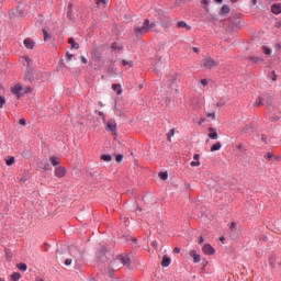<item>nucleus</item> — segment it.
<instances>
[{
	"instance_id": "obj_1",
	"label": "nucleus",
	"mask_w": 281,
	"mask_h": 281,
	"mask_svg": "<svg viewBox=\"0 0 281 281\" xmlns=\"http://www.w3.org/2000/svg\"><path fill=\"white\" fill-rule=\"evenodd\" d=\"M113 265V254L111 250L106 249V246H101L99 250H97V267L100 271H106V269H111Z\"/></svg>"
},
{
	"instance_id": "obj_2",
	"label": "nucleus",
	"mask_w": 281,
	"mask_h": 281,
	"mask_svg": "<svg viewBox=\"0 0 281 281\" xmlns=\"http://www.w3.org/2000/svg\"><path fill=\"white\" fill-rule=\"evenodd\" d=\"M224 25H226V32H229L231 34L238 32V30H240V16L234 15L224 20Z\"/></svg>"
},
{
	"instance_id": "obj_3",
	"label": "nucleus",
	"mask_w": 281,
	"mask_h": 281,
	"mask_svg": "<svg viewBox=\"0 0 281 281\" xmlns=\"http://www.w3.org/2000/svg\"><path fill=\"white\" fill-rule=\"evenodd\" d=\"M155 27V23H150V20L146 19L142 26L135 29L136 36H142V34H147Z\"/></svg>"
},
{
	"instance_id": "obj_4",
	"label": "nucleus",
	"mask_w": 281,
	"mask_h": 281,
	"mask_svg": "<svg viewBox=\"0 0 281 281\" xmlns=\"http://www.w3.org/2000/svg\"><path fill=\"white\" fill-rule=\"evenodd\" d=\"M24 80H29L31 85H36L38 82V74L34 72V68H29L24 74Z\"/></svg>"
},
{
	"instance_id": "obj_5",
	"label": "nucleus",
	"mask_w": 281,
	"mask_h": 281,
	"mask_svg": "<svg viewBox=\"0 0 281 281\" xmlns=\"http://www.w3.org/2000/svg\"><path fill=\"white\" fill-rule=\"evenodd\" d=\"M102 52H104V46H95L92 49V58L97 61L100 63L102 60Z\"/></svg>"
},
{
	"instance_id": "obj_6",
	"label": "nucleus",
	"mask_w": 281,
	"mask_h": 281,
	"mask_svg": "<svg viewBox=\"0 0 281 281\" xmlns=\"http://www.w3.org/2000/svg\"><path fill=\"white\" fill-rule=\"evenodd\" d=\"M22 91L23 85L21 83L15 85L14 88H11V93H13L18 100H21V97L23 95V93H21Z\"/></svg>"
},
{
	"instance_id": "obj_7",
	"label": "nucleus",
	"mask_w": 281,
	"mask_h": 281,
	"mask_svg": "<svg viewBox=\"0 0 281 281\" xmlns=\"http://www.w3.org/2000/svg\"><path fill=\"white\" fill-rule=\"evenodd\" d=\"M202 251L205 256H214L216 254V249H214L210 244H204Z\"/></svg>"
},
{
	"instance_id": "obj_8",
	"label": "nucleus",
	"mask_w": 281,
	"mask_h": 281,
	"mask_svg": "<svg viewBox=\"0 0 281 281\" xmlns=\"http://www.w3.org/2000/svg\"><path fill=\"white\" fill-rule=\"evenodd\" d=\"M236 222H233L229 226L232 240H236V238H238V229L236 228Z\"/></svg>"
},
{
	"instance_id": "obj_9",
	"label": "nucleus",
	"mask_w": 281,
	"mask_h": 281,
	"mask_svg": "<svg viewBox=\"0 0 281 281\" xmlns=\"http://www.w3.org/2000/svg\"><path fill=\"white\" fill-rule=\"evenodd\" d=\"M105 131H110L113 135H117V124H114L113 121H109L105 125Z\"/></svg>"
},
{
	"instance_id": "obj_10",
	"label": "nucleus",
	"mask_w": 281,
	"mask_h": 281,
	"mask_svg": "<svg viewBox=\"0 0 281 281\" xmlns=\"http://www.w3.org/2000/svg\"><path fill=\"white\" fill-rule=\"evenodd\" d=\"M180 80L179 77L177 75H172L169 77L168 79V87L169 89H172V87H175V85H179Z\"/></svg>"
},
{
	"instance_id": "obj_11",
	"label": "nucleus",
	"mask_w": 281,
	"mask_h": 281,
	"mask_svg": "<svg viewBox=\"0 0 281 281\" xmlns=\"http://www.w3.org/2000/svg\"><path fill=\"white\" fill-rule=\"evenodd\" d=\"M37 168H40V170H46V171L52 170V168H49V161H47V159H44L41 162H38Z\"/></svg>"
},
{
	"instance_id": "obj_12",
	"label": "nucleus",
	"mask_w": 281,
	"mask_h": 281,
	"mask_svg": "<svg viewBox=\"0 0 281 281\" xmlns=\"http://www.w3.org/2000/svg\"><path fill=\"white\" fill-rule=\"evenodd\" d=\"M65 254H67V247L66 246L57 249L56 250V259L57 260H63V256H65Z\"/></svg>"
},
{
	"instance_id": "obj_13",
	"label": "nucleus",
	"mask_w": 281,
	"mask_h": 281,
	"mask_svg": "<svg viewBox=\"0 0 281 281\" xmlns=\"http://www.w3.org/2000/svg\"><path fill=\"white\" fill-rule=\"evenodd\" d=\"M66 172L67 171L65 170V167L59 166L55 169V177H59V179H61L63 177H65Z\"/></svg>"
},
{
	"instance_id": "obj_14",
	"label": "nucleus",
	"mask_w": 281,
	"mask_h": 281,
	"mask_svg": "<svg viewBox=\"0 0 281 281\" xmlns=\"http://www.w3.org/2000/svg\"><path fill=\"white\" fill-rule=\"evenodd\" d=\"M190 258H193V262L199 263L201 262V255L196 254V250H190L189 252Z\"/></svg>"
},
{
	"instance_id": "obj_15",
	"label": "nucleus",
	"mask_w": 281,
	"mask_h": 281,
	"mask_svg": "<svg viewBox=\"0 0 281 281\" xmlns=\"http://www.w3.org/2000/svg\"><path fill=\"white\" fill-rule=\"evenodd\" d=\"M232 12V9H229V5L223 4L220 11V16H227Z\"/></svg>"
},
{
	"instance_id": "obj_16",
	"label": "nucleus",
	"mask_w": 281,
	"mask_h": 281,
	"mask_svg": "<svg viewBox=\"0 0 281 281\" xmlns=\"http://www.w3.org/2000/svg\"><path fill=\"white\" fill-rule=\"evenodd\" d=\"M205 69H212V67H216V61L212 58H206L204 61Z\"/></svg>"
},
{
	"instance_id": "obj_17",
	"label": "nucleus",
	"mask_w": 281,
	"mask_h": 281,
	"mask_svg": "<svg viewBox=\"0 0 281 281\" xmlns=\"http://www.w3.org/2000/svg\"><path fill=\"white\" fill-rule=\"evenodd\" d=\"M210 139H218V132L214 127H209Z\"/></svg>"
},
{
	"instance_id": "obj_18",
	"label": "nucleus",
	"mask_w": 281,
	"mask_h": 281,
	"mask_svg": "<svg viewBox=\"0 0 281 281\" xmlns=\"http://www.w3.org/2000/svg\"><path fill=\"white\" fill-rule=\"evenodd\" d=\"M68 44L71 45L70 49H80V44L76 43L74 37L68 38Z\"/></svg>"
},
{
	"instance_id": "obj_19",
	"label": "nucleus",
	"mask_w": 281,
	"mask_h": 281,
	"mask_svg": "<svg viewBox=\"0 0 281 281\" xmlns=\"http://www.w3.org/2000/svg\"><path fill=\"white\" fill-rule=\"evenodd\" d=\"M272 14H281V3H274L271 5Z\"/></svg>"
},
{
	"instance_id": "obj_20",
	"label": "nucleus",
	"mask_w": 281,
	"mask_h": 281,
	"mask_svg": "<svg viewBox=\"0 0 281 281\" xmlns=\"http://www.w3.org/2000/svg\"><path fill=\"white\" fill-rule=\"evenodd\" d=\"M122 265H124V267H131V258L130 257H124V256H119Z\"/></svg>"
},
{
	"instance_id": "obj_21",
	"label": "nucleus",
	"mask_w": 281,
	"mask_h": 281,
	"mask_svg": "<svg viewBox=\"0 0 281 281\" xmlns=\"http://www.w3.org/2000/svg\"><path fill=\"white\" fill-rule=\"evenodd\" d=\"M247 60H251L255 65H258V63H265V59L256 56H248Z\"/></svg>"
},
{
	"instance_id": "obj_22",
	"label": "nucleus",
	"mask_w": 281,
	"mask_h": 281,
	"mask_svg": "<svg viewBox=\"0 0 281 281\" xmlns=\"http://www.w3.org/2000/svg\"><path fill=\"white\" fill-rule=\"evenodd\" d=\"M24 46L26 47V49H34V41H32L31 38H25Z\"/></svg>"
},
{
	"instance_id": "obj_23",
	"label": "nucleus",
	"mask_w": 281,
	"mask_h": 281,
	"mask_svg": "<svg viewBox=\"0 0 281 281\" xmlns=\"http://www.w3.org/2000/svg\"><path fill=\"white\" fill-rule=\"evenodd\" d=\"M170 262H172L170 257L165 255L161 260V267H170Z\"/></svg>"
},
{
	"instance_id": "obj_24",
	"label": "nucleus",
	"mask_w": 281,
	"mask_h": 281,
	"mask_svg": "<svg viewBox=\"0 0 281 281\" xmlns=\"http://www.w3.org/2000/svg\"><path fill=\"white\" fill-rule=\"evenodd\" d=\"M111 49L112 52H122V49H124V46L123 45H117V42H113L111 44Z\"/></svg>"
},
{
	"instance_id": "obj_25",
	"label": "nucleus",
	"mask_w": 281,
	"mask_h": 281,
	"mask_svg": "<svg viewBox=\"0 0 281 281\" xmlns=\"http://www.w3.org/2000/svg\"><path fill=\"white\" fill-rule=\"evenodd\" d=\"M113 91H116V95H122V85L120 83H114L112 85Z\"/></svg>"
},
{
	"instance_id": "obj_26",
	"label": "nucleus",
	"mask_w": 281,
	"mask_h": 281,
	"mask_svg": "<svg viewBox=\"0 0 281 281\" xmlns=\"http://www.w3.org/2000/svg\"><path fill=\"white\" fill-rule=\"evenodd\" d=\"M177 27H186V30H188V32H190V30H192V26L188 25V23L186 21L178 22Z\"/></svg>"
},
{
	"instance_id": "obj_27",
	"label": "nucleus",
	"mask_w": 281,
	"mask_h": 281,
	"mask_svg": "<svg viewBox=\"0 0 281 281\" xmlns=\"http://www.w3.org/2000/svg\"><path fill=\"white\" fill-rule=\"evenodd\" d=\"M43 34H44V41L45 43H48V41H52V34H49V32H47L46 29L42 30Z\"/></svg>"
},
{
	"instance_id": "obj_28",
	"label": "nucleus",
	"mask_w": 281,
	"mask_h": 281,
	"mask_svg": "<svg viewBox=\"0 0 281 281\" xmlns=\"http://www.w3.org/2000/svg\"><path fill=\"white\" fill-rule=\"evenodd\" d=\"M108 74H110V76H117V72L115 71V65L111 64L108 67Z\"/></svg>"
},
{
	"instance_id": "obj_29",
	"label": "nucleus",
	"mask_w": 281,
	"mask_h": 281,
	"mask_svg": "<svg viewBox=\"0 0 281 281\" xmlns=\"http://www.w3.org/2000/svg\"><path fill=\"white\" fill-rule=\"evenodd\" d=\"M158 177L161 179V181H168V171H160Z\"/></svg>"
},
{
	"instance_id": "obj_30",
	"label": "nucleus",
	"mask_w": 281,
	"mask_h": 281,
	"mask_svg": "<svg viewBox=\"0 0 281 281\" xmlns=\"http://www.w3.org/2000/svg\"><path fill=\"white\" fill-rule=\"evenodd\" d=\"M249 131H254V123H250L248 125H246L244 128H241V133H249Z\"/></svg>"
},
{
	"instance_id": "obj_31",
	"label": "nucleus",
	"mask_w": 281,
	"mask_h": 281,
	"mask_svg": "<svg viewBox=\"0 0 281 281\" xmlns=\"http://www.w3.org/2000/svg\"><path fill=\"white\" fill-rule=\"evenodd\" d=\"M100 158L102 159V161H106V162L113 160V157L109 154H102Z\"/></svg>"
},
{
	"instance_id": "obj_32",
	"label": "nucleus",
	"mask_w": 281,
	"mask_h": 281,
	"mask_svg": "<svg viewBox=\"0 0 281 281\" xmlns=\"http://www.w3.org/2000/svg\"><path fill=\"white\" fill-rule=\"evenodd\" d=\"M49 161H50L52 166H54V167L60 165V161H58V158H56V156H52V157L49 158Z\"/></svg>"
},
{
	"instance_id": "obj_33",
	"label": "nucleus",
	"mask_w": 281,
	"mask_h": 281,
	"mask_svg": "<svg viewBox=\"0 0 281 281\" xmlns=\"http://www.w3.org/2000/svg\"><path fill=\"white\" fill-rule=\"evenodd\" d=\"M222 144L221 142L215 143L212 147H211V153H216V150H218L220 148H222Z\"/></svg>"
},
{
	"instance_id": "obj_34",
	"label": "nucleus",
	"mask_w": 281,
	"mask_h": 281,
	"mask_svg": "<svg viewBox=\"0 0 281 281\" xmlns=\"http://www.w3.org/2000/svg\"><path fill=\"white\" fill-rule=\"evenodd\" d=\"M63 67H65L66 69H68L67 65H65V59L60 58L59 59V64L57 66V71L63 70Z\"/></svg>"
},
{
	"instance_id": "obj_35",
	"label": "nucleus",
	"mask_w": 281,
	"mask_h": 281,
	"mask_svg": "<svg viewBox=\"0 0 281 281\" xmlns=\"http://www.w3.org/2000/svg\"><path fill=\"white\" fill-rule=\"evenodd\" d=\"M16 267L20 271H27V265L24 262L18 263Z\"/></svg>"
},
{
	"instance_id": "obj_36",
	"label": "nucleus",
	"mask_w": 281,
	"mask_h": 281,
	"mask_svg": "<svg viewBox=\"0 0 281 281\" xmlns=\"http://www.w3.org/2000/svg\"><path fill=\"white\" fill-rule=\"evenodd\" d=\"M263 100H266L268 106H271L273 104V97L267 94L266 98H263Z\"/></svg>"
},
{
	"instance_id": "obj_37",
	"label": "nucleus",
	"mask_w": 281,
	"mask_h": 281,
	"mask_svg": "<svg viewBox=\"0 0 281 281\" xmlns=\"http://www.w3.org/2000/svg\"><path fill=\"white\" fill-rule=\"evenodd\" d=\"M30 179V171H24V176L20 179V183H25Z\"/></svg>"
},
{
	"instance_id": "obj_38",
	"label": "nucleus",
	"mask_w": 281,
	"mask_h": 281,
	"mask_svg": "<svg viewBox=\"0 0 281 281\" xmlns=\"http://www.w3.org/2000/svg\"><path fill=\"white\" fill-rule=\"evenodd\" d=\"M11 280H13V281H19V280H21V273H19V272H13V273L11 274Z\"/></svg>"
},
{
	"instance_id": "obj_39",
	"label": "nucleus",
	"mask_w": 281,
	"mask_h": 281,
	"mask_svg": "<svg viewBox=\"0 0 281 281\" xmlns=\"http://www.w3.org/2000/svg\"><path fill=\"white\" fill-rule=\"evenodd\" d=\"M175 136V128H171L167 134L168 142H172V137Z\"/></svg>"
},
{
	"instance_id": "obj_40",
	"label": "nucleus",
	"mask_w": 281,
	"mask_h": 281,
	"mask_svg": "<svg viewBox=\"0 0 281 281\" xmlns=\"http://www.w3.org/2000/svg\"><path fill=\"white\" fill-rule=\"evenodd\" d=\"M263 54H266V56H271V48L267 47V46H262L261 47Z\"/></svg>"
},
{
	"instance_id": "obj_41",
	"label": "nucleus",
	"mask_w": 281,
	"mask_h": 281,
	"mask_svg": "<svg viewBox=\"0 0 281 281\" xmlns=\"http://www.w3.org/2000/svg\"><path fill=\"white\" fill-rule=\"evenodd\" d=\"M263 102H265V98L259 97V98H258V102H256V103L254 104V106H262Z\"/></svg>"
},
{
	"instance_id": "obj_42",
	"label": "nucleus",
	"mask_w": 281,
	"mask_h": 281,
	"mask_svg": "<svg viewBox=\"0 0 281 281\" xmlns=\"http://www.w3.org/2000/svg\"><path fill=\"white\" fill-rule=\"evenodd\" d=\"M122 159H124V155L117 154V155L115 156V161H116V164H122Z\"/></svg>"
},
{
	"instance_id": "obj_43",
	"label": "nucleus",
	"mask_w": 281,
	"mask_h": 281,
	"mask_svg": "<svg viewBox=\"0 0 281 281\" xmlns=\"http://www.w3.org/2000/svg\"><path fill=\"white\" fill-rule=\"evenodd\" d=\"M15 159H14V156H10L8 159H7V166H12L14 164Z\"/></svg>"
},
{
	"instance_id": "obj_44",
	"label": "nucleus",
	"mask_w": 281,
	"mask_h": 281,
	"mask_svg": "<svg viewBox=\"0 0 281 281\" xmlns=\"http://www.w3.org/2000/svg\"><path fill=\"white\" fill-rule=\"evenodd\" d=\"M121 65H123L124 67H126V65H130V67H133V61L131 60V61H127V60H125V59H122L121 60Z\"/></svg>"
},
{
	"instance_id": "obj_45",
	"label": "nucleus",
	"mask_w": 281,
	"mask_h": 281,
	"mask_svg": "<svg viewBox=\"0 0 281 281\" xmlns=\"http://www.w3.org/2000/svg\"><path fill=\"white\" fill-rule=\"evenodd\" d=\"M67 19H69L70 21H75L76 18L74 16V11H68L67 12Z\"/></svg>"
},
{
	"instance_id": "obj_46",
	"label": "nucleus",
	"mask_w": 281,
	"mask_h": 281,
	"mask_svg": "<svg viewBox=\"0 0 281 281\" xmlns=\"http://www.w3.org/2000/svg\"><path fill=\"white\" fill-rule=\"evenodd\" d=\"M5 106V97L0 95V109H3Z\"/></svg>"
},
{
	"instance_id": "obj_47",
	"label": "nucleus",
	"mask_w": 281,
	"mask_h": 281,
	"mask_svg": "<svg viewBox=\"0 0 281 281\" xmlns=\"http://www.w3.org/2000/svg\"><path fill=\"white\" fill-rule=\"evenodd\" d=\"M25 61L27 63L26 69H32V59H30V57H25Z\"/></svg>"
},
{
	"instance_id": "obj_48",
	"label": "nucleus",
	"mask_w": 281,
	"mask_h": 281,
	"mask_svg": "<svg viewBox=\"0 0 281 281\" xmlns=\"http://www.w3.org/2000/svg\"><path fill=\"white\" fill-rule=\"evenodd\" d=\"M270 74H271V80L276 82V80H278V75H276V70H272Z\"/></svg>"
},
{
	"instance_id": "obj_49",
	"label": "nucleus",
	"mask_w": 281,
	"mask_h": 281,
	"mask_svg": "<svg viewBox=\"0 0 281 281\" xmlns=\"http://www.w3.org/2000/svg\"><path fill=\"white\" fill-rule=\"evenodd\" d=\"M237 150L247 153V148H245V146H243V144L240 143L239 145H237Z\"/></svg>"
},
{
	"instance_id": "obj_50",
	"label": "nucleus",
	"mask_w": 281,
	"mask_h": 281,
	"mask_svg": "<svg viewBox=\"0 0 281 281\" xmlns=\"http://www.w3.org/2000/svg\"><path fill=\"white\" fill-rule=\"evenodd\" d=\"M273 153H268L265 158L268 160V161H271V159H273Z\"/></svg>"
},
{
	"instance_id": "obj_51",
	"label": "nucleus",
	"mask_w": 281,
	"mask_h": 281,
	"mask_svg": "<svg viewBox=\"0 0 281 281\" xmlns=\"http://www.w3.org/2000/svg\"><path fill=\"white\" fill-rule=\"evenodd\" d=\"M97 5H106V0H95Z\"/></svg>"
},
{
	"instance_id": "obj_52",
	"label": "nucleus",
	"mask_w": 281,
	"mask_h": 281,
	"mask_svg": "<svg viewBox=\"0 0 281 281\" xmlns=\"http://www.w3.org/2000/svg\"><path fill=\"white\" fill-rule=\"evenodd\" d=\"M19 124H20L21 126H26V125H27V121H26L25 119H20V120H19Z\"/></svg>"
},
{
	"instance_id": "obj_53",
	"label": "nucleus",
	"mask_w": 281,
	"mask_h": 281,
	"mask_svg": "<svg viewBox=\"0 0 281 281\" xmlns=\"http://www.w3.org/2000/svg\"><path fill=\"white\" fill-rule=\"evenodd\" d=\"M270 267H276V259L273 257L269 258Z\"/></svg>"
},
{
	"instance_id": "obj_54",
	"label": "nucleus",
	"mask_w": 281,
	"mask_h": 281,
	"mask_svg": "<svg viewBox=\"0 0 281 281\" xmlns=\"http://www.w3.org/2000/svg\"><path fill=\"white\" fill-rule=\"evenodd\" d=\"M190 166L192 168L196 167V166H201V161L196 160V161H191Z\"/></svg>"
},
{
	"instance_id": "obj_55",
	"label": "nucleus",
	"mask_w": 281,
	"mask_h": 281,
	"mask_svg": "<svg viewBox=\"0 0 281 281\" xmlns=\"http://www.w3.org/2000/svg\"><path fill=\"white\" fill-rule=\"evenodd\" d=\"M74 58V54H70L69 52L66 53V60L69 61Z\"/></svg>"
},
{
	"instance_id": "obj_56",
	"label": "nucleus",
	"mask_w": 281,
	"mask_h": 281,
	"mask_svg": "<svg viewBox=\"0 0 281 281\" xmlns=\"http://www.w3.org/2000/svg\"><path fill=\"white\" fill-rule=\"evenodd\" d=\"M151 247H154V249H159V243H157V240H154L151 243Z\"/></svg>"
},
{
	"instance_id": "obj_57",
	"label": "nucleus",
	"mask_w": 281,
	"mask_h": 281,
	"mask_svg": "<svg viewBox=\"0 0 281 281\" xmlns=\"http://www.w3.org/2000/svg\"><path fill=\"white\" fill-rule=\"evenodd\" d=\"M209 83H210V81H207V79H202L201 80L202 87H207Z\"/></svg>"
},
{
	"instance_id": "obj_58",
	"label": "nucleus",
	"mask_w": 281,
	"mask_h": 281,
	"mask_svg": "<svg viewBox=\"0 0 281 281\" xmlns=\"http://www.w3.org/2000/svg\"><path fill=\"white\" fill-rule=\"evenodd\" d=\"M72 260L70 258L65 260V266L69 267V265H71Z\"/></svg>"
},
{
	"instance_id": "obj_59",
	"label": "nucleus",
	"mask_w": 281,
	"mask_h": 281,
	"mask_svg": "<svg viewBox=\"0 0 281 281\" xmlns=\"http://www.w3.org/2000/svg\"><path fill=\"white\" fill-rule=\"evenodd\" d=\"M98 115H100V117H102L103 122L104 120H106V116L104 115V112H98Z\"/></svg>"
},
{
	"instance_id": "obj_60",
	"label": "nucleus",
	"mask_w": 281,
	"mask_h": 281,
	"mask_svg": "<svg viewBox=\"0 0 281 281\" xmlns=\"http://www.w3.org/2000/svg\"><path fill=\"white\" fill-rule=\"evenodd\" d=\"M271 122H280V116H272Z\"/></svg>"
},
{
	"instance_id": "obj_61",
	"label": "nucleus",
	"mask_w": 281,
	"mask_h": 281,
	"mask_svg": "<svg viewBox=\"0 0 281 281\" xmlns=\"http://www.w3.org/2000/svg\"><path fill=\"white\" fill-rule=\"evenodd\" d=\"M193 159L194 161H199V159H201V155L194 154Z\"/></svg>"
},
{
	"instance_id": "obj_62",
	"label": "nucleus",
	"mask_w": 281,
	"mask_h": 281,
	"mask_svg": "<svg viewBox=\"0 0 281 281\" xmlns=\"http://www.w3.org/2000/svg\"><path fill=\"white\" fill-rule=\"evenodd\" d=\"M206 117H213V120H215L216 117V113H207Z\"/></svg>"
},
{
	"instance_id": "obj_63",
	"label": "nucleus",
	"mask_w": 281,
	"mask_h": 281,
	"mask_svg": "<svg viewBox=\"0 0 281 281\" xmlns=\"http://www.w3.org/2000/svg\"><path fill=\"white\" fill-rule=\"evenodd\" d=\"M261 142H263V144H267V135L265 134L261 135Z\"/></svg>"
},
{
	"instance_id": "obj_64",
	"label": "nucleus",
	"mask_w": 281,
	"mask_h": 281,
	"mask_svg": "<svg viewBox=\"0 0 281 281\" xmlns=\"http://www.w3.org/2000/svg\"><path fill=\"white\" fill-rule=\"evenodd\" d=\"M274 27H277V30H281V21L277 22V23L274 24Z\"/></svg>"
}]
</instances>
